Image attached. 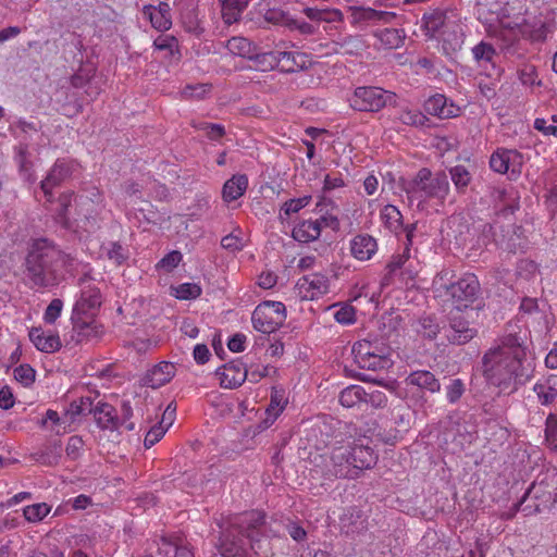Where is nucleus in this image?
Returning <instances> with one entry per match:
<instances>
[{"label": "nucleus", "mask_w": 557, "mask_h": 557, "mask_svg": "<svg viewBox=\"0 0 557 557\" xmlns=\"http://www.w3.org/2000/svg\"><path fill=\"white\" fill-rule=\"evenodd\" d=\"M529 341V330L518 322L510 321L506 324L497 345L484 354L483 373L500 392L515 393L532 377L533 369L527 361Z\"/></svg>", "instance_id": "1"}, {"label": "nucleus", "mask_w": 557, "mask_h": 557, "mask_svg": "<svg viewBox=\"0 0 557 557\" xmlns=\"http://www.w3.org/2000/svg\"><path fill=\"white\" fill-rule=\"evenodd\" d=\"M280 539V531L259 510L246 511L233 517L222 528L215 547L222 557H253L251 544L255 540Z\"/></svg>", "instance_id": "2"}, {"label": "nucleus", "mask_w": 557, "mask_h": 557, "mask_svg": "<svg viewBox=\"0 0 557 557\" xmlns=\"http://www.w3.org/2000/svg\"><path fill=\"white\" fill-rule=\"evenodd\" d=\"M73 258L45 238L33 243L25 259V276L30 287H53L62 280L63 270L69 271Z\"/></svg>", "instance_id": "3"}, {"label": "nucleus", "mask_w": 557, "mask_h": 557, "mask_svg": "<svg viewBox=\"0 0 557 557\" xmlns=\"http://www.w3.org/2000/svg\"><path fill=\"white\" fill-rule=\"evenodd\" d=\"M404 191L409 203H416L418 210H424L432 199L440 203L446 200L450 185L445 172L432 173L428 168H421L417 174L404 184Z\"/></svg>", "instance_id": "4"}, {"label": "nucleus", "mask_w": 557, "mask_h": 557, "mask_svg": "<svg viewBox=\"0 0 557 557\" xmlns=\"http://www.w3.org/2000/svg\"><path fill=\"white\" fill-rule=\"evenodd\" d=\"M355 361L361 369L377 371L392 367L389 345L377 335H369L352 346Z\"/></svg>", "instance_id": "5"}, {"label": "nucleus", "mask_w": 557, "mask_h": 557, "mask_svg": "<svg viewBox=\"0 0 557 557\" xmlns=\"http://www.w3.org/2000/svg\"><path fill=\"white\" fill-rule=\"evenodd\" d=\"M354 110L364 112H377L386 106L396 104V95L380 87H357L349 99Z\"/></svg>", "instance_id": "6"}, {"label": "nucleus", "mask_w": 557, "mask_h": 557, "mask_svg": "<svg viewBox=\"0 0 557 557\" xmlns=\"http://www.w3.org/2000/svg\"><path fill=\"white\" fill-rule=\"evenodd\" d=\"M286 319V308L281 301H263L252 312L251 322L258 332L270 334L278 330Z\"/></svg>", "instance_id": "7"}, {"label": "nucleus", "mask_w": 557, "mask_h": 557, "mask_svg": "<svg viewBox=\"0 0 557 557\" xmlns=\"http://www.w3.org/2000/svg\"><path fill=\"white\" fill-rule=\"evenodd\" d=\"M557 505V492L553 493L543 483L532 484L516 504V510L529 516L534 512L553 510Z\"/></svg>", "instance_id": "8"}, {"label": "nucleus", "mask_w": 557, "mask_h": 557, "mask_svg": "<svg viewBox=\"0 0 557 557\" xmlns=\"http://www.w3.org/2000/svg\"><path fill=\"white\" fill-rule=\"evenodd\" d=\"M445 338L453 345H465L478 335V330L465 319L460 308H454L443 327Z\"/></svg>", "instance_id": "9"}, {"label": "nucleus", "mask_w": 557, "mask_h": 557, "mask_svg": "<svg viewBox=\"0 0 557 557\" xmlns=\"http://www.w3.org/2000/svg\"><path fill=\"white\" fill-rule=\"evenodd\" d=\"M480 289L478 277L473 274H466L457 282L446 286V295L456 304L455 308L462 310V308H468L478 299Z\"/></svg>", "instance_id": "10"}, {"label": "nucleus", "mask_w": 557, "mask_h": 557, "mask_svg": "<svg viewBox=\"0 0 557 557\" xmlns=\"http://www.w3.org/2000/svg\"><path fill=\"white\" fill-rule=\"evenodd\" d=\"M523 156L515 149L498 148L490 158L491 169L499 174L510 172L511 177H517L521 172Z\"/></svg>", "instance_id": "11"}, {"label": "nucleus", "mask_w": 557, "mask_h": 557, "mask_svg": "<svg viewBox=\"0 0 557 557\" xmlns=\"http://www.w3.org/2000/svg\"><path fill=\"white\" fill-rule=\"evenodd\" d=\"M341 420L332 417H323L312 428V432L318 438L317 447L321 445L329 446L333 443H342L344 440V433L342 429L345 428Z\"/></svg>", "instance_id": "12"}, {"label": "nucleus", "mask_w": 557, "mask_h": 557, "mask_svg": "<svg viewBox=\"0 0 557 557\" xmlns=\"http://www.w3.org/2000/svg\"><path fill=\"white\" fill-rule=\"evenodd\" d=\"M72 172L73 164L71 161L58 159L54 162L46 178L40 183V188L42 189L47 201L50 202L52 200V188L60 186L72 175Z\"/></svg>", "instance_id": "13"}, {"label": "nucleus", "mask_w": 557, "mask_h": 557, "mask_svg": "<svg viewBox=\"0 0 557 557\" xmlns=\"http://www.w3.org/2000/svg\"><path fill=\"white\" fill-rule=\"evenodd\" d=\"M215 374L219 376L222 387L233 389L239 387L247 380L248 369L240 359H235L220 367Z\"/></svg>", "instance_id": "14"}, {"label": "nucleus", "mask_w": 557, "mask_h": 557, "mask_svg": "<svg viewBox=\"0 0 557 557\" xmlns=\"http://www.w3.org/2000/svg\"><path fill=\"white\" fill-rule=\"evenodd\" d=\"M338 524L342 533L355 537L368 530V518L357 507H348L341 515Z\"/></svg>", "instance_id": "15"}, {"label": "nucleus", "mask_w": 557, "mask_h": 557, "mask_svg": "<svg viewBox=\"0 0 557 557\" xmlns=\"http://www.w3.org/2000/svg\"><path fill=\"white\" fill-rule=\"evenodd\" d=\"M367 440H358L347 446L352 470L370 469L376 463L377 456L374 450L364 443Z\"/></svg>", "instance_id": "16"}, {"label": "nucleus", "mask_w": 557, "mask_h": 557, "mask_svg": "<svg viewBox=\"0 0 557 557\" xmlns=\"http://www.w3.org/2000/svg\"><path fill=\"white\" fill-rule=\"evenodd\" d=\"M89 412L92 413L97 425L101 430L113 432L117 431L124 424L116 409L108 403H97L94 408L89 409Z\"/></svg>", "instance_id": "17"}, {"label": "nucleus", "mask_w": 557, "mask_h": 557, "mask_svg": "<svg viewBox=\"0 0 557 557\" xmlns=\"http://www.w3.org/2000/svg\"><path fill=\"white\" fill-rule=\"evenodd\" d=\"M532 392L536 403L543 407H552L557 401V374H548L539 379Z\"/></svg>", "instance_id": "18"}, {"label": "nucleus", "mask_w": 557, "mask_h": 557, "mask_svg": "<svg viewBox=\"0 0 557 557\" xmlns=\"http://www.w3.org/2000/svg\"><path fill=\"white\" fill-rule=\"evenodd\" d=\"M73 331L77 343L98 338L102 334V326L97 323L95 315H73Z\"/></svg>", "instance_id": "19"}, {"label": "nucleus", "mask_w": 557, "mask_h": 557, "mask_svg": "<svg viewBox=\"0 0 557 557\" xmlns=\"http://www.w3.org/2000/svg\"><path fill=\"white\" fill-rule=\"evenodd\" d=\"M299 294L302 298L314 299L324 295L329 289V280L320 273L305 275L297 283Z\"/></svg>", "instance_id": "20"}, {"label": "nucleus", "mask_w": 557, "mask_h": 557, "mask_svg": "<svg viewBox=\"0 0 557 557\" xmlns=\"http://www.w3.org/2000/svg\"><path fill=\"white\" fill-rule=\"evenodd\" d=\"M441 34L442 48L446 55L451 57L461 50L465 41V33L459 23L451 21Z\"/></svg>", "instance_id": "21"}, {"label": "nucleus", "mask_w": 557, "mask_h": 557, "mask_svg": "<svg viewBox=\"0 0 557 557\" xmlns=\"http://www.w3.org/2000/svg\"><path fill=\"white\" fill-rule=\"evenodd\" d=\"M348 448L344 446L334 447L327 465V474L336 478L352 476Z\"/></svg>", "instance_id": "22"}, {"label": "nucleus", "mask_w": 557, "mask_h": 557, "mask_svg": "<svg viewBox=\"0 0 557 557\" xmlns=\"http://www.w3.org/2000/svg\"><path fill=\"white\" fill-rule=\"evenodd\" d=\"M101 305L100 292L96 286H86L82 289L81 298L76 301L73 315H95Z\"/></svg>", "instance_id": "23"}, {"label": "nucleus", "mask_w": 557, "mask_h": 557, "mask_svg": "<svg viewBox=\"0 0 557 557\" xmlns=\"http://www.w3.org/2000/svg\"><path fill=\"white\" fill-rule=\"evenodd\" d=\"M170 10L169 3L160 2L158 5H145L143 13L149 18L153 28L160 32H165L172 26Z\"/></svg>", "instance_id": "24"}, {"label": "nucleus", "mask_w": 557, "mask_h": 557, "mask_svg": "<svg viewBox=\"0 0 557 557\" xmlns=\"http://www.w3.org/2000/svg\"><path fill=\"white\" fill-rule=\"evenodd\" d=\"M263 57H269L276 66H280L281 70L286 73H295L305 69L304 54L301 53L271 51L264 53Z\"/></svg>", "instance_id": "25"}, {"label": "nucleus", "mask_w": 557, "mask_h": 557, "mask_svg": "<svg viewBox=\"0 0 557 557\" xmlns=\"http://www.w3.org/2000/svg\"><path fill=\"white\" fill-rule=\"evenodd\" d=\"M175 375V366L162 361L154 366L144 377V384L151 388H159L169 383Z\"/></svg>", "instance_id": "26"}, {"label": "nucleus", "mask_w": 557, "mask_h": 557, "mask_svg": "<svg viewBox=\"0 0 557 557\" xmlns=\"http://www.w3.org/2000/svg\"><path fill=\"white\" fill-rule=\"evenodd\" d=\"M28 336L35 347L46 354H52L62 346L58 334L46 333L41 327H32Z\"/></svg>", "instance_id": "27"}, {"label": "nucleus", "mask_w": 557, "mask_h": 557, "mask_svg": "<svg viewBox=\"0 0 557 557\" xmlns=\"http://www.w3.org/2000/svg\"><path fill=\"white\" fill-rule=\"evenodd\" d=\"M409 386H416L420 391L429 392L431 394L441 391V383L435 375L428 370H417L409 373L405 380Z\"/></svg>", "instance_id": "28"}, {"label": "nucleus", "mask_w": 557, "mask_h": 557, "mask_svg": "<svg viewBox=\"0 0 557 557\" xmlns=\"http://www.w3.org/2000/svg\"><path fill=\"white\" fill-rule=\"evenodd\" d=\"M376 249V240L368 234L357 235L350 242L351 255L360 261L371 259Z\"/></svg>", "instance_id": "29"}, {"label": "nucleus", "mask_w": 557, "mask_h": 557, "mask_svg": "<svg viewBox=\"0 0 557 557\" xmlns=\"http://www.w3.org/2000/svg\"><path fill=\"white\" fill-rule=\"evenodd\" d=\"M446 13L440 9L431 10L425 12L422 16V27L425 30L426 36L433 38L437 33L445 29L447 24H450Z\"/></svg>", "instance_id": "30"}, {"label": "nucleus", "mask_w": 557, "mask_h": 557, "mask_svg": "<svg viewBox=\"0 0 557 557\" xmlns=\"http://www.w3.org/2000/svg\"><path fill=\"white\" fill-rule=\"evenodd\" d=\"M425 111L441 119H449L456 115L457 109L453 103L447 104V99L444 95L436 94L430 97L424 103Z\"/></svg>", "instance_id": "31"}, {"label": "nucleus", "mask_w": 557, "mask_h": 557, "mask_svg": "<svg viewBox=\"0 0 557 557\" xmlns=\"http://www.w3.org/2000/svg\"><path fill=\"white\" fill-rule=\"evenodd\" d=\"M248 187V177L245 174L233 175L227 180L222 189L224 201L231 202L240 198Z\"/></svg>", "instance_id": "32"}, {"label": "nucleus", "mask_w": 557, "mask_h": 557, "mask_svg": "<svg viewBox=\"0 0 557 557\" xmlns=\"http://www.w3.org/2000/svg\"><path fill=\"white\" fill-rule=\"evenodd\" d=\"M321 234V222L312 220L302 221L293 230V238L300 243H310L319 238Z\"/></svg>", "instance_id": "33"}, {"label": "nucleus", "mask_w": 557, "mask_h": 557, "mask_svg": "<svg viewBox=\"0 0 557 557\" xmlns=\"http://www.w3.org/2000/svg\"><path fill=\"white\" fill-rule=\"evenodd\" d=\"M373 36L380 41L384 49H397L405 40L404 29L384 28L373 32Z\"/></svg>", "instance_id": "34"}, {"label": "nucleus", "mask_w": 557, "mask_h": 557, "mask_svg": "<svg viewBox=\"0 0 557 557\" xmlns=\"http://www.w3.org/2000/svg\"><path fill=\"white\" fill-rule=\"evenodd\" d=\"M354 17L356 21L389 24L397 17V15L389 11H379L372 8H358L354 13Z\"/></svg>", "instance_id": "35"}, {"label": "nucleus", "mask_w": 557, "mask_h": 557, "mask_svg": "<svg viewBox=\"0 0 557 557\" xmlns=\"http://www.w3.org/2000/svg\"><path fill=\"white\" fill-rule=\"evenodd\" d=\"M62 456V446L59 442L46 446L32 455L33 459L41 465L57 466Z\"/></svg>", "instance_id": "36"}, {"label": "nucleus", "mask_w": 557, "mask_h": 557, "mask_svg": "<svg viewBox=\"0 0 557 557\" xmlns=\"http://www.w3.org/2000/svg\"><path fill=\"white\" fill-rule=\"evenodd\" d=\"M222 4V16L227 24H233L240 18L242 13L248 7L249 0H219Z\"/></svg>", "instance_id": "37"}, {"label": "nucleus", "mask_w": 557, "mask_h": 557, "mask_svg": "<svg viewBox=\"0 0 557 557\" xmlns=\"http://www.w3.org/2000/svg\"><path fill=\"white\" fill-rule=\"evenodd\" d=\"M226 48L231 53L242 58H258V55L255 54L256 47L245 37H232L227 40Z\"/></svg>", "instance_id": "38"}, {"label": "nucleus", "mask_w": 557, "mask_h": 557, "mask_svg": "<svg viewBox=\"0 0 557 557\" xmlns=\"http://www.w3.org/2000/svg\"><path fill=\"white\" fill-rule=\"evenodd\" d=\"M409 258L410 255L408 247L405 248L403 253L394 256L392 260L386 264V273L383 276L382 284L389 285L398 272L400 275H404L405 272L401 270L404 265L409 261Z\"/></svg>", "instance_id": "39"}, {"label": "nucleus", "mask_w": 557, "mask_h": 557, "mask_svg": "<svg viewBox=\"0 0 557 557\" xmlns=\"http://www.w3.org/2000/svg\"><path fill=\"white\" fill-rule=\"evenodd\" d=\"M366 389L360 385H350L339 394V404L346 408H352L363 403Z\"/></svg>", "instance_id": "40"}, {"label": "nucleus", "mask_w": 557, "mask_h": 557, "mask_svg": "<svg viewBox=\"0 0 557 557\" xmlns=\"http://www.w3.org/2000/svg\"><path fill=\"white\" fill-rule=\"evenodd\" d=\"M494 199L497 201V213L505 218L513 214L515 211L519 208V205L516 201L517 198L508 195L504 189H496L494 191Z\"/></svg>", "instance_id": "41"}, {"label": "nucleus", "mask_w": 557, "mask_h": 557, "mask_svg": "<svg viewBox=\"0 0 557 557\" xmlns=\"http://www.w3.org/2000/svg\"><path fill=\"white\" fill-rule=\"evenodd\" d=\"M334 51L341 54L357 55L363 49L362 40L358 36H347L334 41Z\"/></svg>", "instance_id": "42"}, {"label": "nucleus", "mask_w": 557, "mask_h": 557, "mask_svg": "<svg viewBox=\"0 0 557 557\" xmlns=\"http://www.w3.org/2000/svg\"><path fill=\"white\" fill-rule=\"evenodd\" d=\"M449 175L456 190L463 194L472 180L470 172L463 165H456L449 169Z\"/></svg>", "instance_id": "43"}, {"label": "nucleus", "mask_w": 557, "mask_h": 557, "mask_svg": "<svg viewBox=\"0 0 557 557\" xmlns=\"http://www.w3.org/2000/svg\"><path fill=\"white\" fill-rule=\"evenodd\" d=\"M79 213L84 216L85 226L87 230L95 231L99 228L98 211L91 200L88 198L82 199Z\"/></svg>", "instance_id": "44"}, {"label": "nucleus", "mask_w": 557, "mask_h": 557, "mask_svg": "<svg viewBox=\"0 0 557 557\" xmlns=\"http://www.w3.org/2000/svg\"><path fill=\"white\" fill-rule=\"evenodd\" d=\"M39 128L37 123L20 117L10 126V132L20 140L23 136H27L29 141L32 138L30 133H37Z\"/></svg>", "instance_id": "45"}, {"label": "nucleus", "mask_w": 557, "mask_h": 557, "mask_svg": "<svg viewBox=\"0 0 557 557\" xmlns=\"http://www.w3.org/2000/svg\"><path fill=\"white\" fill-rule=\"evenodd\" d=\"M28 138L23 136L21 143L15 147V162L21 172L27 173L32 166L29 162Z\"/></svg>", "instance_id": "46"}, {"label": "nucleus", "mask_w": 557, "mask_h": 557, "mask_svg": "<svg viewBox=\"0 0 557 557\" xmlns=\"http://www.w3.org/2000/svg\"><path fill=\"white\" fill-rule=\"evenodd\" d=\"M51 507L47 503H37L23 509L24 518L32 523L41 521L50 512Z\"/></svg>", "instance_id": "47"}, {"label": "nucleus", "mask_w": 557, "mask_h": 557, "mask_svg": "<svg viewBox=\"0 0 557 557\" xmlns=\"http://www.w3.org/2000/svg\"><path fill=\"white\" fill-rule=\"evenodd\" d=\"M382 220L391 231H397L401 226L403 215L397 207L386 205L381 212Z\"/></svg>", "instance_id": "48"}, {"label": "nucleus", "mask_w": 557, "mask_h": 557, "mask_svg": "<svg viewBox=\"0 0 557 557\" xmlns=\"http://www.w3.org/2000/svg\"><path fill=\"white\" fill-rule=\"evenodd\" d=\"M107 258L116 267L122 265L128 258L127 250L119 243H110L102 248Z\"/></svg>", "instance_id": "49"}, {"label": "nucleus", "mask_w": 557, "mask_h": 557, "mask_svg": "<svg viewBox=\"0 0 557 557\" xmlns=\"http://www.w3.org/2000/svg\"><path fill=\"white\" fill-rule=\"evenodd\" d=\"M472 54L476 62H494V58L497 55L495 48L485 41H481L472 48Z\"/></svg>", "instance_id": "50"}, {"label": "nucleus", "mask_w": 557, "mask_h": 557, "mask_svg": "<svg viewBox=\"0 0 557 557\" xmlns=\"http://www.w3.org/2000/svg\"><path fill=\"white\" fill-rule=\"evenodd\" d=\"M92 407V400L90 397H82L78 400H74L70 404L69 409L65 412V417H69V420L73 422L78 416L84 413L86 409H90Z\"/></svg>", "instance_id": "51"}, {"label": "nucleus", "mask_w": 557, "mask_h": 557, "mask_svg": "<svg viewBox=\"0 0 557 557\" xmlns=\"http://www.w3.org/2000/svg\"><path fill=\"white\" fill-rule=\"evenodd\" d=\"M399 120L403 124L416 127L424 126L429 122V119L422 112L416 110H404Z\"/></svg>", "instance_id": "52"}, {"label": "nucleus", "mask_w": 557, "mask_h": 557, "mask_svg": "<svg viewBox=\"0 0 557 557\" xmlns=\"http://www.w3.org/2000/svg\"><path fill=\"white\" fill-rule=\"evenodd\" d=\"M175 297L177 299L189 300L196 299L201 295V287L195 283H183L175 289Z\"/></svg>", "instance_id": "53"}, {"label": "nucleus", "mask_w": 557, "mask_h": 557, "mask_svg": "<svg viewBox=\"0 0 557 557\" xmlns=\"http://www.w3.org/2000/svg\"><path fill=\"white\" fill-rule=\"evenodd\" d=\"M72 194H62L59 197V209L57 212V221L65 228L71 227V221L67 216V209L71 205Z\"/></svg>", "instance_id": "54"}, {"label": "nucleus", "mask_w": 557, "mask_h": 557, "mask_svg": "<svg viewBox=\"0 0 557 557\" xmlns=\"http://www.w3.org/2000/svg\"><path fill=\"white\" fill-rule=\"evenodd\" d=\"M545 437L553 449H557V413L550 412L545 421Z\"/></svg>", "instance_id": "55"}, {"label": "nucleus", "mask_w": 557, "mask_h": 557, "mask_svg": "<svg viewBox=\"0 0 557 557\" xmlns=\"http://www.w3.org/2000/svg\"><path fill=\"white\" fill-rule=\"evenodd\" d=\"M274 539H263L262 541L255 540L251 544V552L253 557H273L274 556V547H273Z\"/></svg>", "instance_id": "56"}, {"label": "nucleus", "mask_w": 557, "mask_h": 557, "mask_svg": "<svg viewBox=\"0 0 557 557\" xmlns=\"http://www.w3.org/2000/svg\"><path fill=\"white\" fill-rule=\"evenodd\" d=\"M183 26L187 33L197 37H199L205 30L198 15L194 11H189L183 16Z\"/></svg>", "instance_id": "57"}, {"label": "nucleus", "mask_w": 557, "mask_h": 557, "mask_svg": "<svg viewBox=\"0 0 557 557\" xmlns=\"http://www.w3.org/2000/svg\"><path fill=\"white\" fill-rule=\"evenodd\" d=\"M35 370L29 364H20L14 369V377L24 386H29L35 382Z\"/></svg>", "instance_id": "58"}, {"label": "nucleus", "mask_w": 557, "mask_h": 557, "mask_svg": "<svg viewBox=\"0 0 557 557\" xmlns=\"http://www.w3.org/2000/svg\"><path fill=\"white\" fill-rule=\"evenodd\" d=\"M180 542V539H176L175 541H171L166 537H161L157 544V554L160 557H174L175 554H177V544Z\"/></svg>", "instance_id": "59"}, {"label": "nucleus", "mask_w": 557, "mask_h": 557, "mask_svg": "<svg viewBox=\"0 0 557 557\" xmlns=\"http://www.w3.org/2000/svg\"><path fill=\"white\" fill-rule=\"evenodd\" d=\"M465 393V383L461 379H454L446 386V398L448 403H457Z\"/></svg>", "instance_id": "60"}, {"label": "nucleus", "mask_w": 557, "mask_h": 557, "mask_svg": "<svg viewBox=\"0 0 557 557\" xmlns=\"http://www.w3.org/2000/svg\"><path fill=\"white\" fill-rule=\"evenodd\" d=\"M292 16L281 9H269L264 13V20L272 24L283 25L288 28Z\"/></svg>", "instance_id": "61"}, {"label": "nucleus", "mask_w": 557, "mask_h": 557, "mask_svg": "<svg viewBox=\"0 0 557 557\" xmlns=\"http://www.w3.org/2000/svg\"><path fill=\"white\" fill-rule=\"evenodd\" d=\"M311 200V196H304L300 198L289 199L284 202L282 207V211L285 215H290L292 213H297L307 205H309Z\"/></svg>", "instance_id": "62"}, {"label": "nucleus", "mask_w": 557, "mask_h": 557, "mask_svg": "<svg viewBox=\"0 0 557 557\" xmlns=\"http://www.w3.org/2000/svg\"><path fill=\"white\" fill-rule=\"evenodd\" d=\"M364 404H369L373 408H383L387 404L385 393L379 389L366 391Z\"/></svg>", "instance_id": "63"}, {"label": "nucleus", "mask_w": 557, "mask_h": 557, "mask_svg": "<svg viewBox=\"0 0 557 557\" xmlns=\"http://www.w3.org/2000/svg\"><path fill=\"white\" fill-rule=\"evenodd\" d=\"M182 253L177 250H173L165 255L157 264L158 268L165 270L166 272H171L175 269L178 263L182 261Z\"/></svg>", "instance_id": "64"}]
</instances>
